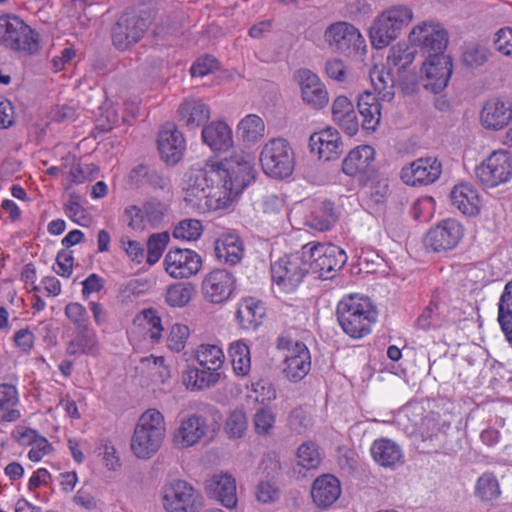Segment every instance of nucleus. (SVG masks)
Returning <instances> with one entry per match:
<instances>
[{"instance_id": "1", "label": "nucleus", "mask_w": 512, "mask_h": 512, "mask_svg": "<svg viewBox=\"0 0 512 512\" xmlns=\"http://www.w3.org/2000/svg\"><path fill=\"white\" fill-rule=\"evenodd\" d=\"M337 319L343 331L352 338H361L371 331L377 310L369 298L348 295L337 305Z\"/></svg>"}, {"instance_id": "2", "label": "nucleus", "mask_w": 512, "mask_h": 512, "mask_svg": "<svg viewBox=\"0 0 512 512\" xmlns=\"http://www.w3.org/2000/svg\"><path fill=\"white\" fill-rule=\"evenodd\" d=\"M166 436L164 415L155 408L139 417L131 437V450L139 459H150L160 449Z\"/></svg>"}, {"instance_id": "3", "label": "nucleus", "mask_w": 512, "mask_h": 512, "mask_svg": "<svg viewBox=\"0 0 512 512\" xmlns=\"http://www.w3.org/2000/svg\"><path fill=\"white\" fill-rule=\"evenodd\" d=\"M413 13L405 6H394L380 13L373 21L369 36L376 49L387 47L412 21Z\"/></svg>"}, {"instance_id": "4", "label": "nucleus", "mask_w": 512, "mask_h": 512, "mask_svg": "<svg viewBox=\"0 0 512 512\" xmlns=\"http://www.w3.org/2000/svg\"><path fill=\"white\" fill-rule=\"evenodd\" d=\"M0 44L13 51L34 54L39 50V36L18 16H0Z\"/></svg>"}, {"instance_id": "5", "label": "nucleus", "mask_w": 512, "mask_h": 512, "mask_svg": "<svg viewBox=\"0 0 512 512\" xmlns=\"http://www.w3.org/2000/svg\"><path fill=\"white\" fill-rule=\"evenodd\" d=\"M309 272L308 260L301 251L285 255L271 265L273 283L280 292L295 291Z\"/></svg>"}, {"instance_id": "6", "label": "nucleus", "mask_w": 512, "mask_h": 512, "mask_svg": "<svg viewBox=\"0 0 512 512\" xmlns=\"http://www.w3.org/2000/svg\"><path fill=\"white\" fill-rule=\"evenodd\" d=\"M309 271L319 278L331 279L347 261L345 252L336 245L308 243L303 246Z\"/></svg>"}, {"instance_id": "7", "label": "nucleus", "mask_w": 512, "mask_h": 512, "mask_svg": "<svg viewBox=\"0 0 512 512\" xmlns=\"http://www.w3.org/2000/svg\"><path fill=\"white\" fill-rule=\"evenodd\" d=\"M217 167L223 188L229 192L231 202L255 178L253 164L248 155H233L218 163Z\"/></svg>"}, {"instance_id": "8", "label": "nucleus", "mask_w": 512, "mask_h": 512, "mask_svg": "<svg viewBox=\"0 0 512 512\" xmlns=\"http://www.w3.org/2000/svg\"><path fill=\"white\" fill-rule=\"evenodd\" d=\"M263 171L276 179L289 177L295 166V156L285 139H272L263 147L260 154Z\"/></svg>"}, {"instance_id": "9", "label": "nucleus", "mask_w": 512, "mask_h": 512, "mask_svg": "<svg viewBox=\"0 0 512 512\" xmlns=\"http://www.w3.org/2000/svg\"><path fill=\"white\" fill-rule=\"evenodd\" d=\"M149 20L134 11L122 13L111 28L113 46L126 51L137 44L149 28Z\"/></svg>"}, {"instance_id": "10", "label": "nucleus", "mask_w": 512, "mask_h": 512, "mask_svg": "<svg viewBox=\"0 0 512 512\" xmlns=\"http://www.w3.org/2000/svg\"><path fill=\"white\" fill-rule=\"evenodd\" d=\"M163 506L167 512H199L200 493L184 480H173L164 487Z\"/></svg>"}, {"instance_id": "11", "label": "nucleus", "mask_w": 512, "mask_h": 512, "mask_svg": "<svg viewBox=\"0 0 512 512\" xmlns=\"http://www.w3.org/2000/svg\"><path fill=\"white\" fill-rule=\"evenodd\" d=\"M475 177L487 188H495L512 178V155L495 151L475 168Z\"/></svg>"}, {"instance_id": "12", "label": "nucleus", "mask_w": 512, "mask_h": 512, "mask_svg": "<svg viewBox=\"0 0 512 512\" xmlns=\"http://www.w3.org/2000/svg\"><path fill=\"white\" fill-rule=\"evenodd\" d=\"M410 42L420 47L426 57L446 55L444 51L448 45V32L438 22H424L412 29L409 35Z\"/></svg>"}, {"instance_id": "13", "label": "nucleus", "mask_w": 512, "mask_h": 512, "mask_svg": "<svg viewBox=\"0 0 512 512\" xmlns=\"http://www.w3.org/2000/svg\"><path fill=\"white\" fill-rule=\"evenodd\" d=\"M324 40L332 50L345 55L357 53L365 43L360 31L345 21L330 24L324 32Z\"/></svg>"}, {"instance_id": "14", "label": "nucleus", "mask_w": 512, "mask_h": 512, "mask_svg": "<svg viewBox=\"0 0 512 512\" xmlns=\"http://www.w3.org/2000/svg\"><path fill=\"white\" fill-rule=\"evenodd\" d=\"M375 151L369 145H360L352 149L342 162V171L349 177H356L360 184L366 185L374 179Z\"/></svg>"}, {"instance_id": "15", "label": "nucleus", "mask_w": 512, "mask_h": 512, "mask_svg": "<svg viewBox=\"0 0 512 512\" xmlns=\"http://www.w3.org/2000/svg\"><path fill=\"white\" fill-rule=\"evenodd\" d=\"M164 266L174 279L189 278L200 271L202 258L191 249L171 248L165 255Z\"/></svg>"}, {"instance_id": "16", "label": "nucleus", "mask_w": 512, "mask_h": 512, "mask_svg": "<svg viewBox=\"0 0 512 512\" xmlns=\"http://www.w3.org/2000/svg\"><path fill=\"white\" fill-rule=\"evenodd\" d=\"M463 237V227L455 219H446L431 228L425 237V245L434 252L455 248Z\"/></svg>"}, {"instance_id": "17", "label": "nucleus", "mask_w": 512, "mask_h": 512, "mask_svg": "<svg viewBox=\"0 0 512 512\" xmlns=\"http://www.w3.org/2000/svg\"><path fill=\"white\" fill-rule=\"evenodd\" d=\"M294 78L301 91V98L312 109L320 110L329 102V94L317 74L309 69H299Z\"/></svg>"}, {"instance_id": "18", "label": "nucleus", "mask_w": 512, "mask_h": 512, "mask_svg": "<svg viewBox=\"0 0 512 512\" xmlns=\"http://www.w3.org/2000/svg\"><path fill=\"white\" fill-rule=\"evenodd\" d=\"M442 164L435 157L419 158L401 170V179L410 186L434 183L441 175Z\"/></svg>"}, {"instance_id": "19", "label": "nucleus", "mask_w": 512, "mask_h": 512, "mask_svg": "<svg viewBox=\"0 0 512 512\" xmlns=\"http://www.w3.org/2000/svg\"><path fill=\"white\" fill-rule=\"evenodd\" d=\"M235 288V278L225 269H215L202 282V294L210 303L221 304L229 299Z\"/></svg>"}, {"instance_id": "20", "label": "nucleus", "mask_w": 512, "mask_h": 512, "mask_svg": "<svg viewBox=\"0 0 512 512\" xmlns=\"http://www.w3.org/2000/svg\"><path fill=\"white\" fill-rule=\"evenodd\" d=\"M422 70L425 74L423 86L439 93L447 86L452 74V59L448 55L426 57Z\"/></svg>"}, {"instance_id": "21", "label": "nucleus", "mask_w": 512, "mask_h": 512, "mask_svg": "<svg viewBox=\"0 0 512 512\" xmlns=\"http://www.w3.org/2000/svg\"><path fill=\"white\" fill-rule=\"evenodd\" d=\"M209 425L204 416L191 414L180 421L179 427L175 430L173 440L180 448H188L196 445L207 436Z\"/></svg>"}, {"instance_id": "22", "label": "nucleus", "mask_w": 512, "mask_h": 512, "mask_svg": "<svg viewBox=\"0 0 512 512\" xmlns=\"http://www.w3.org/2000/svg\"><path fill=\"white\" fill-rule=\"evenodd\" d=\"M184 201L192 209L205 213L227 208L231 204V197L225 189H200L198 193L195 191H185Z\"/></svg>"}, {"instance_id": "23", "label": "nucleus", "mask_w": 512, "mask_h": 512, "mask_svg": "<svg viewBox=\"0 0 512 512\" xmlns=\"http://www.w3.org/2000/svg\"><path fill=\"white\" fill-rule=\"evenodd\" d=\"M157 144L161 158L168 164H176L185 149L183 135L172 123H167L162 127L158 134Z\"/></svg>"}, {"instance_id": "24", "label": "nucleus", "mask_w": 512, "mask_h": 512, "mask_svg": "<svg viewBox=\"0 0 512 512\" xmlns=\"http://www.w3.org/2000/svg\"><path fill=\"white\" fill-rule=\"evenodd\" d=\"M205 491L209 498L219 501L226 508L237 505L236 481L232 475L214 474L205 482Z\"/></svg>"}, {"instance_id": "25", "label": "nucleus", "mask_w": 512, "mask_h": 512, "mask_svg": "<svg viewBox=\"0 0 512 512\" xmlns=\"http://www.w3.org/2000/svg\"><path fill=\"white\" fill-rule=\"evenodd\" d=\"M340 481L331 474L318 476L311 486V498L315 506L321 510L330 508L341 495Z\"/></svg>"}, {"instance_id": "26", "label": "nucleus", "mask_w": 512, "mask_h": 512, "mask_svg": "<svg viewBox=\"0 0 512 512\" xmlns=\"http://www.w3.org/2000/svg\"><path fill=\"white\" fill-rule=\"evenodd\" d=\"M283 373L292 382L302 380L310 371L311 357L304 343L296 342L284 360Z\"/></svg>"}, {"instance_id": "27", "label": "nucleus", "mask_w": 512, "mask_h": 512, "mask_svg": "<svg viewBox=\"0 0 512 512\" xmlns=\"http://www.w3.org/2000/svg\"><path fill=\"white\" fill-rule=\"evenodd\" d=\"M480 120L486 129L500 130L512 120V105L499 98L490 99L482 107Z\"/></svg>"}, {"instance_id": "28", "label": "nucleus", "mask_w": 512, "mask_h": 512, "mask_svg": "<svg viewBox=\"0 0 512 512\" xmlns=\"http://www.w3.org/2000/svg\"><path fill=\"white\" fill-rule=\"evenodd\" d=\"M311 151H316L319 158L326 161L336 159L342 153V141L337 130L329 127L313 133L309 139Z\"/></svg>"}, {"instance_id": "29", "label": "nucleus", "mask_w": 512, "mask_h": 512, "mask_svg": "<svg viewBox=\"0 0 512 512\" xmlns=\"http://www.w3.org/2000/svg\"><path fill=\"white\" fill-rule=\"evenodd\" d=\"M200 189L224 190L217 164L206 165L204 168L201 169H192L187 174V179L185 181V186L183 187V192L195 191L198 193Z\"/></svg>"}, {"instance_id": "30", "label": "nucleus", "mask_w": 512, "mask_h": 512, "mask_svg": "<svg viewBox=\"0 0 512 512\" xmlns=\"http://www.w3.org/2000/svg\"><path fill=\"white\" fill-rule=\"evenodd\" d=\"M373 460L380 466L395 469L403 463L401 447L388 438L376 439L370 448Z\"/></svg>"}, {"instance_id": "31", "label": "nucleus", "mask_w": 512, "mask_h": 512, "mask_svg": "<svg viewBox=\"0 0 512 512\" xmlns=\"http://www.w3.org/2000/svg\"><path fill=\"white\" fill-rule=\"evenodd\" d=\"M266 314L264 304L253 297L243 298L237 308L236 320L244 330H255L263 321Z\"/></svg>"}, {"instance_id": "32", "label": "nucleus", "mask_w": 512, "mask_h": 512, "mask_svg": "<svg viewBox=\"0 0 512 512\" xmlns=\"http://www.w3.org/2000/svg\"><path fill=\"white\" fill-rule=\"evenodd\" d=\"M451 202L464 215L474 216L480 211L478 191L468 183L454 186L450 194Z\"/></svg>"}, {"instance_id": "33", "label": "nucleus", "mask_w": 512, "mask_h": 512, "mask_svg": "<svg viewBox=\"0 0 512 512\" xmlns=\"http://www.w3.org/2000/svg\"><path fill=\"white\" fill-rule=\"evenodd\" d=\"M179 121L188 129H196L210 118L209 107L199 99H187L178 108Z\"/></svg>"}, {"instance_id": "34", "label": "nucleus", "mask_w": 512, "mask_h": 512, "mask_svg": "<svg viewBox=\"0 0 512 512\" xmlns=\"http://www.w3.org/2000/svg\"><path fill=\"white\" fill-rule=\"evenodd\" d=\"M202 139L214 151H227L233 145L232 130L223 121H212L204 126Z\"/></svg>"}, {"instance_id": "35", "label": "nucleus", "mask_w": 512, "mask_h": 512, "mask_svg": "<svg viewBox=\"0 0 512 512\" xmlns=\"http://www.w3.org/2000/svg\"><path fill=\"white\" fill-rule=\"evenodd\" d=\"M243 252V242L235 234H223L215 242L216 257L226 264L235 265L240 262Z\"/></svg>"}, {"instance_id": "36", "label": "nucleus", "mask_w": 512, "mask_h": 512, "mask_svg": "<svg viewBox=\"0 0 512 512\" xmlns=\"http://www.w3.org/2000/svg\"><path fill=\"white\" fill-rule=\"evenodd\" d=\"M129 180L136 186L149 185L154 189L164 190L170 185L169 178L154 167L139 164L129 173Z\"/></svg>"}, {"instance_id": "37", "label": "nucleus", "mask_w": 512, "mask_h": 512, "mask_svg": "<svg viewBox=\"0 0 512 512\" xmlns=\"http://www.w3.org/2000/svg\"><path fill=\"white\" fill-rule=\"evenodd\" d=\"M357 107L363 117L362 128L374 131L380 123L381 104L371 92L365 91L358 97Z\"/></svg>"}, {"instance_id": "38", "label": "nucleus", "mask_w": 512, "mask_h": 512, "mask_svg": "<svg viewBox=\"0 0 512 512\" xmlns=\"http://www.w3.org/2000/svg\"><path fill=\"white\" fill-rule=\"evenodd\" d=\"M447 322L445 305L438 299L432 298L422 310L416 321V327L423 331L436 330Z\"/></svg>"}, {"instance_id": "39", "label": "nucleus", "mask_w": 512, "mask_h": 512, "mask_svg": "<svg viewBox=\"0 0 512 512\" xmlns=\"http://www.w3.org/2000/svg\"><path fill=\"white\" fill-rule=\"evenodd\" d=\"M18 391L14 385L0 384V423L14 422L21 417Z\"/></svg>"}, {"instance_id": "40", "label": "nucleus", "mask_w": 512, "mask_h": 512, "mask_svg": "<svg viewBox=\"0 0 512 512\" xmlns=\"http://www.w3.org/2000/svg\"><path fill=\"white\" fill-rule=\"evenodd\" d=\"M221 372H211L206 368H189L183 374V383L192 391L215 386L221 379Z\"/></svg>"}, {"instance_id": "41", "label": "nucleus", "mask_w": 512, "mask_h": 512, "mask_svg": "<svg viewBox=\"0 0 512 512\" xmlns=\"http://www.w3.org/2000/svg\"><path fill=\"white\" fill-rule=\"evenodd\" d=\"M98 351V340L90 327L77 329L75 337L68 342L66 347V353L71 356L78 353L96 355Z\"/></svg>"}, {"instance_id": "42", "label": "nucleus", "mask_w": 512, "mask_h": 512, "mask_svg": "<svg viewBox=\"0 0 512 512\" xmlns=\"http://www.w3.org/2000/svg\"><path fill=\"white\" fill-rule=\"evenodd\" d=\"M196 360L200 367L211 372H220L225 360L220 347L212 344H201L196 350Z\"/></svg>"}, {"instance_id": "43", "label": "nucleus", "mask_w": 512, "mask_h": 512, "mask_svg": "<svg viewBox=\"0 0 512 512\" xmlns=\"http://www.w3.org/2000/svg\"><path fill=\"white\" fill-rule=\"evenodd\" d=\"M229 356L234 373L241 377L247 376L251 370V357L248 345L241 340L231 343Z\"/></svg>"}, {"instance_id": "44", "label": "nucleus", "mask_w": 512, "mask_h": 512, "mask_svg": "<svg viewBox=\"0 0 512 512\" xmlns=\"http://www.w3.org/2000/svg\"><path fill=\"white\" fill-rule=\"evenodd\" d=\"M370 79L381 100L389 102L394 98V80L390 72L375 66L370 71Z\"/></svg>"}, {"instance_id": "45", "label": "nucleus", "mask_w": 512, "mask_h": 512, "mask_svg": "<svg viewBox=\"0 0 512 512\" xmlns=\"http://www.w3.org/2000/svg\"><path fill=\"white\" fill-rule=\"evenodd\" d=\"M265 125L263 120L255 115L246 116L238 125V133L246 142H256L264 136Z\"/></svg>"}, {"instance_id": "46", "label": "nucleus", "mask_w": 512, "mask_h": 512, "mask_svg": "<svg viewBox=\"0 0 512 512\" xmlns=\"http://www.w3.org/2000/svg\"><path fill=\"white\" fill-rule=\"evenodd\" d=\"M490 56L491 51L486 45L479 42H471L464 46L462 61L470 68H477L484 65Z\"/></svg>"}, {"instance_id": "47", "label": "nucleus", "mask_w": 512, "mask_h": 512, "mask_svg": "<svg viewBox=\"0 0 512 512\" xmlns=\"http://www.w3.org/2000/svg\"><path fill=\"white\" fill-rule=\"evenodd\" d=\"M194 293L195 290L191 284H172L166 291V303L171 307H184L190 302Z\"/></svg>"}, {"instance_id": "48", "label": "nucleus", "mask_w": 512, "mask_h": 512, "mask_svg": "<svg viewBox=\"0 0 512 512\" xmlns=\"http://www.w3.org/2000/svg\"><path fill=\"white\" fill-rule=\"evenodd\" d=\"M322 458L318 446L312 442H304L297 449V464L307 470L316 469Z\"/></svg>"}, {"instance_id": "49", "label": "nucleus", "mask_w": 512, "mask_h": 512, "mask_svg": "<svg viewBox=\"0 0 512 512\" xmlns=\"http://www.w3.org/2000/svg\"><path fill=\"white\" fill-rule=\"evenodd\" d=\"M498 480L491 473L483 474L476 484V495L482 501H491L500 496Z\"/></svg>"}, {"instance_id": "50", "label": "nucleus", "mask_w": 512, "mask_h": 512, "mask_svg": "<svg viewBox=\"0 0 512 512\" xmlns=\"http://www.w3.org/2000/svg\"><path fill=\"white\" fill-rule=\"evenodd\" d=\"M203 232L201 221L197 219H184L173 230V237L183 241H196Z\"/></svg>"}, {"instance_id": "51", "label": "nucleus", "mask_w": 512, "mask_h": 512, "mask_svg": "<svg viewBox=\"0 0 512 512\" xmlns=\"http://www.w3.org/2000/svg\"><path fill=\"white\" fill-rule=\"evenodd\" d=\"M248 427L247 417L244 411L234 410L226 419L225 432L231 439H239L244 436Z\"/></svg>"}, {"instance_id": "52", "label": "nucleus", "mask_w": 512, "mask_h": 512, "mask_svg": "<svg viewBox=\"0 0 512 512\" xmlns=\"http://www.w3.org/2000/svg\"><path fill=\"white\" fill-rule=\"evenodd\" d=\"M276 421V416L269 408H260L253 417V426L255 433L259 436H268L272 434Z\"/></svg>"}, {"instance_id": "53", "label": "nucleus", "mask_w": 512, "mask_h": 512, "mask_svg": "<svg viewBox=\"0 0 512 512\" xmlns=\"http://www.w3.org/2000/svg\"><path fill=\"white\" fill-rule=\"evenodd\" d=\"M281 491L274 479L260 480L255 487L256 499L264 504L276 502Z\"/></svg>"}, {"instance_id": "54", "label": "nucleus", "mask_w": 512, "mask_h": 512, "mask_svg": "<svg viewBox=\"0 0 512 512\" xmlns=\"http://www.w3.org/2000/svg\"><path fill=\"white\" fill-rule=\"evenodd\" d=\"M169 240L167 233L153 234L147 241V263L155 264L161 257L162 252Z\"/></svg>"}, {"instance_id": "55", "label": "nucleus", "mask_w": 512, "mask_h": 512, "mask_svg": "<svg viewBox=\"0 0 512 512\" xmlns=\"http://www.w3.org/2000/svg\"><path fill=\"white\" fill-rule=\"evenodd\" d=\"M65 316L77 329H83L89 327V316L86 308L78 303H68L64 310Z\"/></svg>"}, {"instance_id": "56", "label": "nucleus", "mask_w": 512, "mask_h": 512, "mask_svg": "<svg viewBox=\"0 0 512 512\" xmlns=\"http://www.w3.org/2000/svg\"><path fill=\"white\" fill-rule=\"evenodd\" d=\"M80 202L81 197L76 193H71L65 204V211L72 221L79 225H86L90 219Z\"/></svg>"}, {"instance_id": "57", "label": "nucleus", "mask_w": 512, "mask_h": 512, "mask_svg": "<svg viewBox=\"0 0 512 512\" xmlns=\"http://www.w3.org/2000/svg\"><path fill=\"white\" fill-rule=\"evenodd\" d=\"M189 334L190 331L188 326L183 324H174L171 327L167 338L168 348L174 352L182 351L185 348Z\"/></svg>"}, {"instance_id": "58", "label": "nucleus", "mask_w": 512, "mask_h": 512, "mask_svg": "<svg viewBox=\"0 0 512 512\" xmlns=\"http://www.w3.org/2000/svg\"><path fill=\"white\" fill-rule=\"evenodd\" d=\"M142 320L148 326V334L153 342H158L161 338L163 327L161 324V318L157 315V312L153 309H145L141 312V315L137 316V319Z\"/></svg>"}, {"instance_id": "59", "label": "nucleus", "mask_w": 512, "mask_h": 512, "mask_svg": "<svg viewBox=\"0 0 512 512\" xmlns=\"http://www.w3.org/2000/svg\"><path fill=\"white\" fill-rule=\"evenodd\" d=\"M414 60V52L407 45L397 44L389 50L388 62L405 69Z\"/></svg>"}, {"instance_id": "60", "label": "nucleus", "mask_w": 512, "mask_h": 512, "mask_svg": "<svg viewBox=\"0 0 512 512\" xmlns=\"http://www.w3.org/2000/svg\"><path fill=\"white\" fill-rule=\"evenodd\" d=\"M507 319H512V281L507 283L498 304V322L506 325Z\"/></svg>"}, {"instance_id": "61", "label": "nucleus", "mask_w": 512, "mask_h": 512, "mask_svg": "<svg viewBox=\"0 0 512 512\" xmlns=\"http://www.w3.org/2000/svg\"><path fill=\"white\" fill-rule=\"evenodd\" d=\"M146 221L153 227H158L165 216L166 207L161 202L150 201L144 205Z\"/></svg>"}, {"instance_id": "62", "label": "nucleus", "mask_w": 512, "mask_h": 512, "mask_svg": "<svg viewBox=\"0 0 512 512\" xmlns=\"http://www.w3.org/2000/svg\"><path fill=\"white\" fill-rule=\"evenodd\" d=\"M495 36L494 44L496 49L503 55L512 58V28H501L496 32Z\"/></svg>"}, {"instance_id": "63", "label": "nucleus", "mask_w": 512, "mask_h": 512, "mask_svg": "<svg viewBox=\"0 0 512 512\" xmlns=\"http://www.w3.org/2000/svg\"><path fill=\"white\" fill-rule=\"evenodd\" d=\"M260 470L267 478L273 479L281 471L279 456L274 452L266 453L260 462Z\"/></svg>"}, {"instance_id": "64", "label": "nucleus", "mask_w": 512, "mask_h": 512, "mask_svg": "<svg viewBox=\"0 0 512 512\" xmlns=\"http://www.w3.org/2000/svg\"><path fill=\"white\" fill-rule=\"evenodd\" d=\"M121 247L126 252L127 256L134 262L140 264L145 257L144 248L135 240H130L128 237H121Z\"/></svg>"}]
</instances>
